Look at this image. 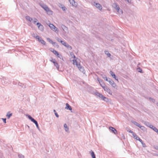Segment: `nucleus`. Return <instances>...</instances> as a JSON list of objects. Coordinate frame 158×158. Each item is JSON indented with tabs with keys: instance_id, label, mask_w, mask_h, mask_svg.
<instances>
[{
	"instance_id": "obj_7",
	"label": "nucleus",
	"mask_w": 158,
	"mask_h": 158,
	"mask_svg": "<svg viewBox=\"0 0 158 158\" xmlns=\"http://www.w3.org/2000/svg\"><path fill=\"white\" fill-rule=\"evenodd\" d=\"M36 25H37L38 28L41 31H44V27L40 23H36Z\"/></svg>"
},
{
	"instance_id": "obj_46",
	"label": "nucleus",
	"mask_w": 158,
	"mask_h": 158,
	"mask_svg": "<svg viewBox=\"0 0 158 158\" xmlns=\"http://www.w3.org/2000/svg\"><path fill=\"white\" fill-rule=\"evenodd\" d=\"M128 131L129 132L132 134V135H133V134L134 133V132L131 130H130L129 131Z\"/></svg>"
},
{
	"instance_id": "obj_43",
	"label": "nucleus",
	"mask_w": 158,
	"mask_h": 158,
	"mask_svg": "<svg viewBox=\"0 0 158 158\" xmlns=\"http://www.w3.org/2000/svg\"><path fill=\"white\" fill-rule=\"evenodd\" d=\"M37 21L38 20H37V19L34 18V20H33L34 23L35 24L36 23V22H37Z\"/></svg>"
},
{
	"instance_id": "obj_40",
	"label": "nucleus",
	"mask_w": 158,
	"mask_h": 158,
	"mask_svg": "<svg viewBox=\"0 0 158 158\" xmlns=\"http://www.w3.org/2000/svg\"><path fill=\"white\" fill-rule=\"evenodd\" d=\"M35 38L37 39L38 40V41L40 39V38L39 35H38L37 34L35 36Z\"/></svg>"
},
{
	"instance_id": "obj_57",
	"label": "nucleus",
	"mask_w": 158,
	"mask_h": 158,
	"mask_svg": "<svg viewBox=\"0 0 158 158\" xmlns=\"http://www.w3.org/2000/svg\"><path fill=\"white\" fill-rule=\"evenodd\" d=\"M139 69L140 70V71H139V72H140V73H141L142 72V69H140V68H139Z\"/></svg>"
},
{
	"instance_id": "obj_54",
	"label": "nucleus",
	"mask_w": 158,
	"mask_h": 158,
	"mask_svg": "<svg viewBox=\"0 0 158 158\" xmlns=\"http://www.w3.org/2000/svg\"><path fill=\"white\" fill-rule=\"evenodd\" d=\"M57 40L58 41L60 42V41L61 40L59 38H57Z\"/></svg>"
},
{
	"instance_id": "obj_44",
	"label": "nucleus",
	"mask_w": 158,
	"mask_h": 158,
	"mask_svg": "<svg viewBox=\"0 0 158 158\" xmlns=\"http://www.w3.org/2000/svg\"><path fill=\"white\" fill-rule=\"evenodd\" d=\"M57 56L59 58H60V59H61L62 58L63 59L62 56L61 55H59V54L58 55H57Z\"/></svg>"
},
{
	"instance_id": "obj_52",
	"label": "nucleus",
	"mask_w": 158,
	"mask_h": 158,
	"mask_svg": "<svg viewBox=\"0 0 158 158\" xmlns=\"http://www.w3.org/2000/svg\"><path fill=\"white\" fill-rule=\"evenodd\" d=\"M125 1H127L129 3H131V0H125Z\"/></svg>"
},
{
	"instance_id": "obj_25",
	"label": "nucleus",
	"mask_w": 158,
	"mask_h": 158,
	"mask_svg": "<svg viewBox=\"0 0 158 158\" xmlns=\"http://www.w3.org/2000/svg\"><path fill=\"white\" fill-rule=\"evenodd\" d=\"M26 116L28 118L30 119L32 122L35 120V119L32 118L30 115L29 114H27Z\"/></svg>"
},
{
	"instance_id": "obj_20",
	"label": "nucleus",
	"mask_w": 158,
	"mask_h": 158,
	"mask_svg": "<svg viewBox=\"0 0 158 158\" xmlns=\"http://www.w3.org/2000/svg\"><path fill=\"white\" fill-rule=\"evenodd\" d=\"M70 54L71 56L73 57L74 59L73 60H77L78 61V60L79 61V60L77 58L75 55H74V53L73 52H71L70 53Z\"/></svg>"
},
{
	"instance_id": "obj_4",
	"label": "nucleus",
	"mask_w": 158,
	"mask_h": 158,
	"mask_svg": "<svg viewBox=\"0 0 158 158\" xmlns=\"http://www.w3.org/2000/svg\"><path fill=\"white\" fill-rule=\"evenodd\" d=\"M60 42L64 46L66 47L68 49L71 50L72 49V47L71 46H70L67 43L64 41L60 40Z\"/></svg>"
},
{
	"instance_id": "obj_18",
	"label": "nucleus",
	"mask_w": 158,
	"mask_h": 158,
	"mask_svg": "<svg viewBox=\"0 0 158 158\" xmlns=\"http://www.w3.org/2000/svg\"><path fill=\"white\" fill-rule=\"evenodd\" d=\"M110 130H111L113 133L115 134L116 132H117L116 130L114 127H109Z\"/></svg>"
},
{
	"instance_id": "obj_24",
	"label": "nucleus",
	"mask_w": 158,
	"mask_h": 158,
	"mask_svg": "<svg viewBox=\"0 0 158 158\" xmlns=\"http://www.w3.org/2000/svg\"><path fill=\"white\" fill-rule=\"evenodd\" d=\"M90 153L92 158H96L94 153L92 150H91L90 151Z\"/></svg>"
},
{
	"instance_id": "obj_38",
	"label": "nucleus",
	"mask_w": 158,
	"mask_h": 158,
	"mask_svg": "<svg viewBox=\"0 0 158 158\" xmlns=\"http://www.w3.org/2000/svg\"><path fill=\"white\" fill-rule=\"evenodd\" d=\"M61 8L64 11H65L67 9L64 6H63V7H62Z\"/></svg>"
},
{
	"instance_id": "obj_55",
	"label": "nucleus",
	"mask_w": 158,
	"mask_h": 158,
	"mask_svg": "<svg viewBox=\"0 0 158 158\" xmlns=\"http://www.w3.org/2000/svg\"><path fill=\"white\" fill-rule=\"evenodd\" d=\"M111 79L110 78H108V81H107L109 82V81H110L111 80Z\"/></svg>"
},
{
	"instance_id": "obj_53",
	"label": "nucleus",
	"mask_w": 158,
	"mask_h": 158,
	"mask_svg": "<svg viewBox=\"0 0 158 158\" xmlns=\"http://www.w3.org/2000/svg\"><path fill=\"white\" fill-rule=\"evenodd\" d=\"M36 35H37V34H33L32 35V36L35 38V36Z\"/></svg>"
},
{
	"instance_id": "obj_12",
	"label": "nucleus",
	"mask_w": 158,
	"mask_h": 158,
	"mask_svg": "<svg viewBox=\"0 0 158 158\" xmlns=\"http://www.w3.org/2000/svg\"><path fill=\"white\" fill-rule=\"evenodd\" d=\"M142 123H143L145 125L149 127L150 128L151 127V126H152V125L149 122L144 121H142Z\"/></svg>"
},
{
	"instance_id": "obj_15",
	"label": "nucleus",
	"mask_w": 158,
	"mask_h": 158,
	"mask_svg": "<svg viewBox=\"0 0 158 158\" xmlns=\"http://www.w3.org/2000/svg\"><path fill=\"white\" fill-rule=\"evenodd\" d=\"M95 94L97 96L99 97V98H102L103 97V95H102V94H100V93L98 92H96L95 93Z\"/></svg>"
},
{
	"instance_id": "obj_21",
	"label": "nucleus",
	"mask_w": 158,
	"mask_h": 158,
	"mask_svg": "<svg viewBox=\"0 0 158 158\" xmlns=\"http://www.w3.org/2000/svg\"><path fill=\"white\" fill-rule=\"evenodd\" d=\"M131 122L134 125H136V126L138 127H139L140 126V125L139 123L136 121H132Z\"/></svg>"
},
{
	"instance_id": "obj_35",
	"label": "nucleus",
	"mask_w": 158,
	"mask_h": 158,
	"mask_svg": "<svg viewBox=\"0 0 158 158\" xmlns=\"http://www.w3.org/2000/svg\"><path fill=\"white\" fill-rule=\"evenodd\" d=\"M52 52L54 54H55L56 55H59V53L58 52L56 51V50H53Z\"/></svg>"
},
{
	"instance_id": "obj_19",
	"label": "nucleus",
	"mask_w": 158,
	"mask_h": 158,
	"mask_svg": "<svg viewBox=\"0 0 158 158\" xmlns=\"http://www.w3.org/2000/svg\"><path fill=\"white\" fill-rule=\"evenodd\" d=\"M12 115V113H10V112H8L7 113V114L6 115V116L7 117V119H9L10 117Z\"/></svg>"
},
{
	"instance_id": "obj_50",
	"label": "nucleus",
	"mask_w": 158,
	"mask_h": 158,
	"mask_svg": "<svg viewBox=\"0 0 158 158\" xmlns=\"http://www.w3.org/2000/svg\"><path fill=\"white\" fill-rule=\"evenodd\" d=\"M55 115L57 117V118L59 117V115H58V114H57L56 112H55Z\"/></svg>"
},
{
	"instance_id": "obj_1",
	"label": "nucleus",
	"mask_w": 158,
	"mask_h": 158,
	"mask_svg": "<svg viewBox=\"0 0 158 158\" xmlns=\"http://www.w3.org/2000/svg\"><path fill=\"white\" fill-rule=\"evenodd\" d=\"M73 64H75L80 71L84 73L85 72V70L84 67L81 66L80 63H78V61L77 60H73Z\"/></svg>"
},
{
	"instance_id": "obj_56",
	"label": "nucleus",
	"mask_w": 158,
	"mask_h": 158,
	"mask_svg": "<svg viewBox=\"0 0 158 158\" xmlns=\"http://www.w3.org/2000/svg\"><path fill=\"white\" fill-rule=\"evenodd\" d=\"M139 69L140 70V71H139V72H140V73H141L142 72V69H140V68H139Z\"/></svg>"
},
{
	"instance_id": "obj_58",
	"label": "nucleus",
	"mask_w": 158,
	"mask_h": 158,
	"mask_svg": "<svg viewBox=\"0 0 158 158\" xmlns=\"http://www.w3.org/2000/svg\"><path fill=\"white\" fill-rule=\"evenodd\" d=\"M155 132H156L158 134V129H157V130H156V131H155Z\"/></svg>"
},
{
	"instance_id": "obj_31",
	"label": "nucleus",
	"mask_w": 158,
	"mask_h": 158,
	"mask_svg": "<svg viewBox=\"0 0 158 158\" xmlns=\"http://www.w3.org/2000/svg\"><path fill=\"white\" fill-rule=\"evenodd\" d=\"M150 128L152 129L153 130L155 131H156V130H157V129L155 127L153 126L152 125V126H151V127H150Z\"/></svg>"
},
{
	"instance_id": "obj_62",
	"label": "nucleus",
	"mask_w": 158,
	"mask_h": 158,
	"mask_svg": "<svg viewBox=\"0 0 158 158\" xmlns=\"http://www.w3.org/2000/svg\"><path fill=\"white\" fill-rule=\"evenodd\" d=\"M156 155L158 156V154H156Z\"/></svg>"
},
{
	"instance_id": "obj_22",
	"label": "nucleus",
	"mask_w": 158,
	"mask_h": 158,
	"mask_svg": "<svg viewBox=\"0 0 158 158\" xmlns=\"http://www.w3.org/2000/svg\"><path fill=\"white\" fill-rule=\"evenodd\" d=\"M38 41L44 45H45L46 44V42L44 40H42L41 38H40V39Z\"/></svg>"
},
{
	"instance_id": "obj_48",
	"label": "nucleus",
	"mask_w": 158,
	"mask_h": 158,
	"mask_svg": "<svg viewBox=\"0 0 158 158\" xmlns=\"http://www.w3.org/2000/svg\"><path fill=\"white\" fill-rule=\"evenodd\" d=\"M137 140H139V142H140L141 143L143 142L142 140L141 139L139 138Z\"/></svg>"
},
{
	"instance_id": "obj_10",
	"label": "nucleus",
	"mask_w": 158,
	"mask_h": 158,
	"mask_svg": "<svg viewBox=\"0 0 158 158\" xmlns=\"http://www.w3.org/2000/svg\"><path fill=\"white\" fill-rule=\"evenodd\" d=\"M61 27L62 28L63 30L66 33L68 32V28L66 27L64 25L62 24Z\"/></svg>"
},
{
	"instance_id": "obj_47",
	"label": "nucleus",
	"mask_w": 158,
	"mask_h": 158,
	"mask_svg": "<svg viewBox=\"0 0 158 158\" xmlns=\"http://www.w3.org/2000/svg\"><path fill=\"white\" fill-rule=\"evenodd\" d=\"M2 119L3 120V122L5 123H6V118H2Z\"/></svg>"
},
{
	"instance_id": "obj_23",
	"label": "nucleus",
	"mask_w": 158,
	"mask_h": 158,
	"mask_svg": "<svg viewBox=\"0 0 158 158\" xmlns=\"http://www.w3.org/2000/svg\"><path fill=\"white\" fill-rule=\"evenodd\" d=\"M25 18L27 20L30 22H31L32 20V18L28 16H26L25 17Z\"/></svg>"
},
{
	"instance_id": "obj_11",
	"label": "nucleus",
	"mask_w": 158,
	"mask_h": 158,
	"mask_svg": "<svg viewBox=\"0 0 158 158\" xmlns=\"http://www.w3.org/2000/svg\"><path fill=\"white\" fill-rule=\"evenodd\" d=\"M110 73L113 78H114L116 80L118 81V78L116 77L115 75L114 72H113L112 71H110Z\"/></svg>"
},
{
	"instance_id": "obj_33",
	"label": "nucleus",
	"mask_w": 158,
	"mask_h": 158,
	"mask_svg": "<svg viewBox=\"0 0 158 158\" xmlns=\"http://www.w3.org/2000/svg\"><path fill=\"white\" fill-rule=\"evenodd\" d=\"M102 78L106 81H108V78L105 75H102Z\"/></svg>"
},
{
	"instance_id": "obj_3",
	"label": "nucleus",
	"mask_w": 158,
	"mask_h": 158,
	"mask_svg": "<svg viewBox=\"0 0 158 158\" xmlns=\"http://www.w3.org/2000/svg\"><path fill=\"white\" fill-rule=\"evenodd\" d=\"M112 6L115 9L118 13L120 14H123V12L122 10L120 9L119 6L116 3H113Z\"/></svg>"
},
{
	"instance_id": "obj_26",
	"label": "nucleus",
	"mask_w": 158,
	"mask_h": 158,
	"mask_svg": "<svg viewBox=\"0 0 158 158\" xmlns=\"http://www.w3.org/2000/svg\"><path fill=\"white\" fill-rule=\"evenodd\" d=\"M105 54L108 57H110L111 56V54L109 53L108 51H105Z\"/></svg>"
},
{
	"instance_id": "obj_14",
	"label": "nucleus",
	"mask_w": 158,
	"mask_h": 158,
	"mask_svg": "<svg viewBox=\"0 0 158 158\" xmlns=\"http://www.w3.org/2000/svg\"><path fill=\"white\" fill-rule=\"evenodd\" d=\"M64 130L65 131L69 133V128L67 127L66 124L65 123L64 124Z\"/></svg>"
},
{
	"instance_id": "obj_34",
	"label": "nucleus",
	"mask_w": 158,
	"mask_h": 158,
	"mask_svg": "<svg viewBox=\"0 0 158 158\" xmlns=\"http://www.w3.org/2000/svg\"><path fill=\"white\" fill-rule=\"evenodd\" d=\"M102 99L104 101L107 102L108 101V98H106L105 96H103V98H102Z\"/></svg>"
},
{
	"instance_id": "obj_29",
	"label": "nucleus",
	"mask_w": 158,
	"mask_h": 158,
	"mask_svg": "<svg viewBox=\"0 0 158 158\" xmlns=\"http://www.w3.org/2000/svg\"><path fill=\"white\" fill-rule=\"evenodd\" d=\"M48 40L50 43L52 44H55L56 43L55 42H53L52 40H51L49 38H48L47 39Z\"/></svg>"
},
{
	"instance_id": "obj_30",
	"label": "nucleus",
	"mask_w": 158,
	"mask_h": 158,
	"mask_svg": "<svg viewBox=\"0 0 158 158\" xmlns=\"http://www.w3.org/2000/svg\"><path fill=\"white\" fill-rule=\"evenodd\" d=\"M100 84L103 89H104V87H106V86L103 81L102 82H100Z\"/></svg>"
},
{
	"instance_id": "obj_60",
	"label": "nucleus",
	"mask_w": 158,
	"mask_h": 158,
	"mask_svg": "<svg viewBox=\"0 0 158 158\" xmlns=\"http://www.w3.org/2000/svg\"><path fill=\"white\" fill-rule=\"evenodd\" d=\"M53 111H54V112H55H55H56V110H54Z\"/></svg>"
},
{
	"instance_id": "obj_6",
	"label": "nucleus",
	"mask_w": 158,
	"mask_h": 158,
	"mask_svg": "<svg viewBox=\"0 0 158 158\" xmlns=\"http://www.w3.org/2000/svg\"><path fill=\"white\" fill-rule=\"evenodd\" d=\"M49 26L53 31L56 32L57 31L58 29L54 25L50 23L49 25Z\"/></svg>"
},
{
	"instance_id": "obj_59",
	"label": "nucleus",
	"mask_w": 158,
	"mask_h": 158,
	"mask_svg": "<svg viewBox=\"0 0 158 158\" xmlns=\"http://www.w3.org/2000/svg\"><path fill=\"white\" fill-rule=\"evenodd\" d=\"M53 50V49H51L50 50V51H51V52H52Z\"/></svg>"
},
{
	"instance_id": "obj_41",
	"label": "nucleus",
	"mask_w": 158,
	"mask_h": 158,
	"mask_svg": "<svg viewBox=\"0 0 158 158\" xmlns=\"http://www.w3.org/2000/svg\"><path fill=\"white\" fill-rule=\"evenodd\" d=\"M18 156L19 158H24V156L22 154H19L18 155Z\"/></svg>"
},
{
	"instance_id": "obj_27",
	"label": "nucleus",
	"mask_w": 158,
	"mask_h": 158,
	"mask_svg": "<svg viewBox=\"0 0 158 158\" xmlns=\"http://www.w3.org/2000/svg\"><path fill=\"white\" fill-rule=\"evenodd\" d=\"M142 130H143V131H146V129L145 127L143 126H141V125L139 127Z\"/></svg>"
},
{
	"instance_id": "obj_8",
	"label": "nucleus",
	"mask_w": 158,
	"mask_h": 158,
	"mask_svg": "<svg viewBox=\"0 0 158 158\" xmlns=\"http://www.w3.org/2000/svg\"><path fill=\"white\" fill-rule=\"evenodd\" d=\"M70 4L73 6L76 7L77 6V3L74 0H69Z\"/></svg>"
},
{
	"instance_id": "obj_32",
	"label": "nucleus",
	"mask_w": 158,
	"mask_h": 158,
	"mask_svg": "<svg viewBox=\"0 0 158 158\" xmlns=\"http://www.w3.org/2000/svg\"><path fill=\"white\" fill-rule=\"evenodd\" d=\"M54 65L56 67V68L58 69V70L60 68V66L59 65L58 63L56 62L54 64Z\"/></svg>"
},
{
	"instance_id": "obj_16",
	"label": "nucleus",
	"mask_w": 158,
	"mask_h": 158,
	"mask_svg": "<svg viewBox=\"0 0 158 158\" xmlns=\"http://www.w3.org/2000/svg\"><path fill=\"white\" fill-rule=\"evenodd\" d=\"M66 107L65 108L67 110H72V108L67 103L66 104Z\"/></svg>"
},
{
	"instance_id": "obj_13",
	"label": "nucleus",
	"mask_w": 158,
	"mask_h": 158,
	"mask_svg": "<svg viewBox=\"0 0 158 158\" xmlns=\"http://www.w3.org/2000/svg\"><path fill=\"white\" fill-rule=\"evenodd\" d=\"M110 84L113 87H115L116 86V85L114 81L111 80L109 81Z\"/></svg>"
},
{
	"instance_id": "obj_39",
	"label": "nucleus",
	"mask_w": 158,
	"mask_h": 158,
	"mask_svg": "<svg viewBox=\"0 0 158 158\" xmlns=\"http://www.w3.org/2000/svg\"><path fill=\"white\" fill-rule=\"evenodd\" d=\"M18 85L20 86H21L22 87H23V86L24 85L23 84L19 82L18 83Z\"/></svg>"
},
{
	"instance_id": "obj_49",
	"label": "nucleus",
	"mask_w": 158,
	"mask_h": 158,
	"mask_svg": "<svg viewBox=\"0 0 158 158\" xmlns=\"http://www.w3.org/2000/svg\"><path fill=\"white\" fill-rule=\"evenodd\" d=\"M63 6H64V5L60 4L59 5V7H60V8H61V7H63Z\"/></svg>"
},
{
	"instance_id": "obj_17",
	"label": "nucleus",
	"mask_w": 158,
	"mask_h": 158,
	"mask_svg": "<svg viewBox=\"0 0 158 158\" xmlns=\"http://www.w3.org/2000/svg\"><path fill=\"white\" fill-rule=\"evenodd\" d=\"M33 123H34L35 124V125L36 126V127H37V128L38 129L39 131H40V128L39 127V125H38L37 122L36 120H35V119L33 121Z\"/></svg>"
},
{
	"instance_id": "obj_45",
	"label": "nucleus",
	"mask_w": 158,
	"mask_h": 158,
	"mask_svg": "<svg viewBox=\"0 0 158 158\" xmlns=\"http://www.w3.org/2000/svg\"><path fill=\"white\" fill-rule=\"evenodd\" d=\"M149 99L150 100L152 101L153 102H154L155 101V100L153 98H150Z\"/></svg>"
},
{
	"instance_id": "obj_2",
	"label": "nucleus",
	"mask_w": 158,
	"mask_h": 158,
	"mask_svg": "<svg viewBox=\"0 0 158 158\" xmlns=\"http://www.w3.org/2000/svg\"><path fill=\"white\" fill-rule=\"evenodd\" d=\"M40 6L44 9L47 12L48 14L52 15V11L44 3H40Z\"/></svg>"
},
{
	"instance_id": "obj_36",
	"label": "nucleus",
	"mask_w": 158,
	"mask_h": 158,
	"mask_svg": "<svg viewBox=\"0 0 158 158\" xmlns=\"http://www.w3.org/2000/svg\"><path fill=\"white\" fill-rule=\"evenodd\" d=\"M50 61L54 64L56 62L55 59L52 58L51 60H50Z\"/></svg>"
},
{
	"instance_id": "obj_42",
	"label": "nucleus",
	"mask_w": 158,
	"mask_h": 158,
	"mask_svg": "<svg viewBox=\"0 0 158 158\" xmlns=\"http://www.w3.org/2000/svg\"><path fill=\"white\" fill-rule=\"evenodd\" d=\"M141 144L142 145V146L143 147L145 148L146 147V144L143 142H142L141 143Z\"/></svg>"
},
{
	"instance_id": "obj_51",
	"label": "nucleus",
	"mask_w": 158,
	"mask_h": 158,
	"mask_svg": "<svg viewBox=\"0 0 158 158\" xmlns=\"http://www.w3.org/2000/svg\"><path fill=\"white\" fill-rule=\"evenodd\" d=\"M154 148L155 149L158 150V146H154Z\"/></svg>"
},
{
	"instance_id": "obj_9",
	"label": "nucleus",
	"mask_w": 158,
	"mask_h": 158,
	"mask_svg": "<svg viewBox=\"0 0 158 158\" xmlns=\"http://www.w3.org/2000/svg\"><path fill=\"white\" fill-rule=\"evenodd\" d=\"M104 90L106 91L109 94L112 95V92L110 89L108 88L107 86L104 87Z\"/></svg>"
},
{
	"instance_id": "obj_28",
	"label": "nucleus",
	"mask_w": 158,
	"mask_h": 158,
	"mask_svg": "<svg viewBox=\"0 0 158 158\" xmlns=\"http://www.w3.org/2000/svg\"><path fill=\"white\" fill-rule=\"evenodd\" d=\"M132 135L133 136L134 138L135 139H136L137 140L139 138V137L137 136L136 134L135 133L133 134Z\"/></svg>"
},
{
	"instance_id": "obj_37",
	"label": "nucleus",
	"mask_w": 158,
	"mask_h": 158,
	"mask_svg": "<svg viewBox=\"0 0 158 158\" xmlns=\"http://www.w3.org/2000/svg\"><path fill=\"white\" fill-rule=\"evenodd\" d=\"M97 80L98 81V82L100 84V82H102L103 81L102 80H101L98 77H97Z\"/></svg>"
},
{
	"instance_id": "obj_5",
	"label": "nucleus",
	"mask_w": 158,
	"mask_h": 158,
	"mask_svg": "<svg viewBox=\"0 0 158 158\" xmlns=\"http://www.w3.org/2000/svg\"><path fill=\"white\" fill-rule=\"evenodd\" d=\"M93 5L99 10H101L102 9V6L99 3L94 2Z\"/></svg>"
},
{
	"instance_id": "obj_61",
	"label": "nucleus",
	"mask_w": 158,
	"mask_h": 158,
	"mask_svg": "<svg viewBox=\"0 0 158 158\" xmlns=\"http://www.w3.org/2000/svg\"><path fill=\"white\" fill-rule=\"evenodd\" d=\"M157 105L158 106V103H157Z\"/></svg>"
}]
</instances>
